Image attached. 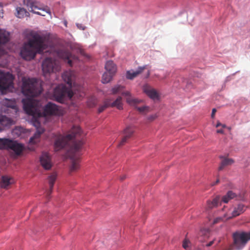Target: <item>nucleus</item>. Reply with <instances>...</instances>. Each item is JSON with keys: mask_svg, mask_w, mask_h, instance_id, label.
<instances>
[{"mask_svg": "<svg viewBox=\"0 0 250 250\" xmlns=\"http://www.w3.org/2000/svg\"><path fill=\"white\" fill-rule=\"evenodd\" d=\"M14 77L9 72L5 73L0 70V90L3 91L13 87Z\"/></svg>", "mask_w": 250, "mask_h": 250, "instance_id": "obj_12", "label": "nucleus"}, {"mask_svg": "<svg viewBox=\"0 0 250 250\" xmlns=\"http://www.w3.org/2000/svg\"><path fill=\"white\" fill-rule=\"evenodd\" d=\"M22 102L25 112L33 116V124L37 128L36 132L29 140V143L34 144L38 142L41 134L44 131L43 128L40 127L41 123L39 118L49 115L61 116L62 115L63 111L60 107L51 102H49L44 106L42 112L34 106V102L32 99H23Z\"/></svg>", "mask_w": 250, "mask_h": 250, "instance_id": "obj_1", "label": "nucleus"}, {"mask_svg": "<svg viewBox=\"0 0 250 250\" xmlns=\"http://www.w3.org/2000/svg\"><path fill=\"white\" fill-rule=\"evenodd\" d=\"M214 241H211L209 243L206 244L207 247H210L213 244Z\"/></svg>", "mask_w": 250, "mask_h": 250, "instance_id": "obj_37", "label": "nucleus"}, {"mask_svg": "<svg viewBox=\"0 0 250 250\" xmlns=\"http://www.w3.org/2000/svg\"><path fill=\"white\" fill-rule=\"evenodd\" d=\"M60 69L61 66L59 62L51 58H46L42 62V70L44 76L58 72Z\"/></svg>", "mask_w": 250, "mask_h": 250, "instance_id": "obj_8", "label": "nucleus"}, {"mask_svg": "<svg viewBox=\"0 0 250 250\" xmlns=\"http://www.w3.org/2000/svg\"><path fill=\"white\" fill-rule=\"evenodd\" d=\"M0 110L2 112L11 115L16 114L18 109L15 100L3 99L1 103Z\"/></svg>", "mask_w": 250, "mask_h": 250, "instance_id": "obj_13", "label": "nucleus"}, {"mask_svg": "<svg viewBox=\"0 0 250 250\" xmlns=\"http://www.w3.org/2000/svg\"><path fill=\"white\" fill-rule=\"evenodd\" d=\"M157 115L156 114L152 115L148 117V120L150 121H152L155 120L157 118Z\"/></svg>", "mask_w": 250, "mask_h": 250, "instance_id": "obj_34", "label": "nucleus"}, {"mask_svg": "<svg viewBox=\"0 0 250 250\" xmlns=\"http://www.w3.org/2000/svg\"><path fill=\"white\" fill-rule=\"evenodd\" d=\"M0 149H10L19 155L23 150L24 146L21 144L9 139L0 138Z\"/></svg>", "mask_w": 250, "mask_h": 250, "instance_id": "obj_10", "label": "nucleus"}, {"mask_svg": "<svg viewBox=\"0 0 250 250\" xmlns=\"http://www.w3.org/2000/svg\"><path fill=\"white\" fill-rule=\"evenodd\" d=\"M74 72L71 71H66L62 75V78L63 81L69 85L71 87L72 82L74 79Z\"/></svg>", "mask_w": 250, "mask_h": 250, "instance_id": "obj_18", "label": "nucleus"}, {"mask_svg": "<svg viewBox=\"0 0 250 250\" xmlns=\"http://www.w3.org/2000/svg\"><path fill=\"white\" fill-rule=\"evenodd\" d=\"M3 8L0 5V18H2L3 17Z\"/></svg>", "mask_w": 250, "mask_h": 250, "instance_id": "obj_36", "label": "nucleus"}, {"mask_svg": "<svg viewBox=\"0 0 250 250\" xmlns=\"http://www.w3.org/2000/svg\"><path fill=\"white\" fill-rule=\"evenodd\" d=\"M146 68V66L139 67L138 69L134 71L133 70L127 71L126 72V77L127 79L132 80L136 77L138 75L141 73Z\"/></svg>", "mask_w": 250, "mask_h": 250, "instance_id": "obj_21", "label": "nucleus"}, {"mask_svg": "<svg viewBox=\"0 0 250 250\" xmlns=\"http://www.w3.org/2000/svg\"><path fill=\"white\" fill-rule=\"evenodd\" d=\"M16 16L19 18H23L24 17H29V13L26 9L21 7H17L16 8Z\"/></svg>", "mask_w": 250, "mask_h": 250, "instance_id": "obj_27", "label": "nucleus"}, {"mask_svg": "<svg viewBox=\"0 0 250 250\" xmlns=\"http://www.w3.org/2000/svg\"><path fill=\"white\" fill-rule=\"evenodd\" d=\"M138 111L141 113H146L150 111V108L148 106H143L142 107H136Z\"/></svg>", "mask_w": 250, "mask_h": 250, "instance_id": "obj_31", "label": "nucleus"}, {"mask_svg": "<svg viewBox=\"0 0 250 250\" xmlns=\"http://www.w3.org/2000/svg\"><path fill=\"white\" fill-rule=\"evenodd\" d=\"M125 87L121 85H116L111 89L112 94H122L125 97L126 103L131 106H135L143 102L142 100L134 98L128 91L124 90Z\"/></svg>", "mask_w": 250, "mask_h": 250, "instance_id": "obj_6", "label": "nucleus"}, {"mask_svg": "<svg viewBox=\"0 0 250 250\" xmlns=\"http://www.w3.org/2000/svg\"><path fill=\"white\" fill-rule=\"evenodd\" d=\"M23 2L24 5L34 13L42 16H45L46 13L51 15L49 8L48 7H42L41 4L37 0H24Z\"/></svg>", "mask_w": 250, "mask_h": 250, "instance_id": "obj_9", "label": "nucleus"}, {"mask_svg": "<svg viewBox=\"0 0 250 250\" xmlns=\"http://www.w3.org/2000/svg\"><path fill=\"white\" fill-rule=\"evenodd\" d=\"M217 133L223 134L224 133V131L222 129H218L217 130Z\"/></svg>", "mask_w": 250, "mask_h": 250, "instance_id": "obj_38", "label": "nucleus"}, {"mask_svg": "<svg viewBox=\"0 0 250 250\" xmlns=\"http://www.w3.org/2000/svg\"><path fill=\"white\" fill-rule=\"evenodd\" d=\"M14 182V180L13 178L7 176H3L1 177L0 187L3 188H6Z\"/></svg>", "mask_w": 250, "mask_h": 250, "instance_id": "obj_24", "label": "nucleus"}, {"mask_svg": "<svg viewBox=\"0 0 250 250\" xmlns=\"http://www.w3.org/2000/svg\"><path fill=\"white\" fill-rule=\"evenodd\" d=\"M57 174L56 173H53L50 176H48V183L49 185V190L47 192V196L48 198L50 195L51 194L54 184L57 179Z\"/></svg>", "mask_w": 250, "mask_h": 250, "instance_id": "obj_23", "label": "nucleus"}, {"mask_svg": "<svg viewBox=\"0 0 250 250\" xmlns=\"http://www.w3.org/2000/svg\"><path fill=\"white\" fill-rule=\"evenodd\" d=\"M182 246L186 250H190V242L188 240L185 239L183 241Z\"/></svg>", "mask_w": 250, "mask_h": 250, "instance_id": "obj_32", "label": "nucleus"}, {"mask_svg": "<svg viewBox=\"0 0 250 250\" xmlns=\"http://www.w3.org/2000/svg\"><path fill=\"white\" fill-rule=\"evenodd\" d=\"M10 40V33L5 30L0 29V44H5Z\"/></svg>", "mask_w": 250, "mask_h": 250, "instance_id": "obj_26", "label": "nucleus"}, {"mask_svg": "<svg viewBox=\"0 0 250 250\" xmlns=\"http://www.w3.org/2000/svg\"><path fill=\"white\" fill-rule=\"evenodd\" d=\"M104 67L106 70V72L109 74L114 75L116 72L117 67L112 61H107L105 64Z\"/></svg>", "mask_w": 250, "mask_h": 250, "instance_id": "obj_22", "label": "nucleus"}, {"mask_svg": "<svg viewBox=\"0 0 250 250\" xmlns=\"http://www.w3.org/2000/svg\"><path fill=\"white\" fill-rule=\"evenodd\" d=\"M245 211L244 206L242 204H239L236 208H235L232 212V215L227 216L226 214L224 215V218H227V219H230L232 217L237 216Z\"/></svg>", "mask_w": 250, "mask_h": 250, "instance_id": "obj_20", "label": "nucleus"}, {"mask_svg": "<svg viewBox=\"0 0 250 250\" xmlns=\"http://www.w3.org/2000/svg\"><path fill=\"white\" fill-rule=\"evenodd\" d=\"M114 75L109 74L107 72H104L103 75L102 82L104 83H109L111 80Z\"/></svg>", "mask_w": 250, "mask_h": 250, "instance_id": "obj_29", "label": "nucleus"}, {"mask_svg": "<svg viewBox=\"0 0 250 250\" xmlns=\"http://www.w3.org/2000/svg\"><path fill=\"white\" fill-rule=\"evenodd\" d=\"M222 124L220 123H218L216 125V127L221 126Z\"/></svg>", "mask_w": 250, "mask_h": 250, "instance_id": "obj_40", "label": "nucleus"}, {"mask_svg": "<svg viewBox=\"0 0 250 250\" xmlns=\"http://www.w3.org/2000/svg\"><path fill=\"white\" fill-rule=\"evenodd\" d=\"M233 242L230 245V250H241L250 240V231H235L232 233Z\"/></svg>", "mask_w": 250, "mask_h": 250, "instance_id": "obj_5", "label": "nucleus"}, {"mask_svg": "<svg viewBox=\"0 0 250 250\" xmlns=\"http://www.w3.org/2000/svg\"><path fill=\"white\" fill-rule=\"evenodd\" d=\"M12 123V119L5 115L0 114V131L10 126Z\"/></svg>", "mask_w": 250, "mask_h": 250, "instance_id": "obj_19", "label": "nucleus"}, {"mask_svg": "<svg viewBox=\"0 0 250 250\" xmlns=\"http://www.w3.org/2000/svg\"><path fill=\"white\" fill-rule=\"evenodd\" d=\"M223 218L222 217H217L213 220V224H216L218 222H220L221 221L223 220Z\"/></svg>", "mask_w": 250, "mask_h": 250, "instance_id": "obj_33", "label": "nucleus"}, {"mask_svg": "<svg viewBox=\"0 0 250 250\" xmlns=\"http://www.w3.org/2000/svg\"><path fill=\"white\" fill-rule=\"evenodd\" d=\"M221 126H222V127H223V128H225V127H226V125H222V124Z\"/></svg>", "mask_w": 250, "mask_h": 250, "instance_id": "obj_42", "label": "nucleus"}, {"mask_svg": "<svg viewBox=\"0 0 250 250\" xmlns=\"http://www.w3.org/2000/svg\"><path fill=\"white\" fill-rule=\"evenodd\" d=\"M73 95L72 91L63 84L58 85L53 92L54 99L60 103H63L66 98L70 99Z\"/></svg>", "mask_w": 250, "mask_h": 250, "instance_id": "obj_7", "label": "nucleus"}, {"mask_svg": "<svg viewBox=\"0 0 250 250\" xmlns=\"http://www.w3.org/2000/svg\"><path fill=\"white\" fill-rule=\"evenodd\" d=\"M47 37L41 32L32 31L28 34V41L24 43L21 49V57L25 60L34 59L37 53L46 52Z\"/></svg>", "mask_w": 250, "mask_h": 250, "instance_id": "obj_3", "label": "nucleus"}, {"mask_svg": "<svg viewBox=\"0 0 250 250\" xmlns=\"http://www.w3.org/2000/svg\"><path fill=\"white\" fill-rule=\"evenodd\" d=\"M122 101V97L121 96H119L114 102L112 103L110 102V106L116 107L119 110L122 109L123 104Z\"/></svg>", "mask_w": 250, "mask_h": 250, "instance_id": "obj_28", "label": "nucleus"}, {"mask_svg": "<svg viewBox=\"0 0 250 250\" xmlns=\"http://www.w3.org/2000/svg\"><path fill=\"white\" fill-rule=\"evenodd\" d=\"M216 112V109L215 108H213L212 110V113H211V118H214V116L215 115V114Z\"/></svg>", "mask_w": 250, "mask_h": 250, "instance_id": "obj_35", "label": "nucleus"}, {"mask_svg": "<svg viewBox=\"0 0 250 250\" xmlns=\"http://www.w3.org/2000/svg\"><path fill=\"white\" fill-rule=\"evenodd\" d=\"M81 129L79 126H74L70 133L66 136L59 135L56 138L54 147L55 151H59L66 146H69L68 155L71 160L70 171H75L80 168V151L83 146L81 141H76L75 138L80 135Z\"/></svg>", "mask_w": 250, "mask_h": 250, "instance_id": "obj_2", "label": "nucleus"}, {"mask_svg": "<svg viewBox=\"0 0 250 250\" xmlns=\"http://www.w3.org/2000/svg\"><path fill=\"white\" fill-rule=\"evenodd\" d=\"M40 163L42 166L46 170L50 169L52 166L51 157L46 152L42 153L40 157Z\"/></svg>", "mask_w": 250, "mask_h": 250, "instance_id": "obj_15", "label": "nucleus"}, {"mask_svg": "<svg viewBox=\"0 0 250 250\" xmlns=\"http://www.w3.org/2000/svg\"><path fill=\"white\" fill-rule=\"evenodd\" d=\"M56 54L58 57L67 61L68 63L72 65V61L69 59L71 57L70 52L65 49H59L56 52Z\"/></svg>", "mask_w": 250, "mask_h": 250, "instance_id": "obj_17", "label": "nucleus"}, {"mask_svg": "<svg viewBox=\"0 0 250 250\" xmlns=\"http://www.w3.org/2000/svg\"><path fill=\"white\" fill-rule=\"evenodd\" d=\"M143 92L150 99L156 100L159 99V95L156 90L148 84L143 86Z\"/></svg>", "mask_w": 250, "mask_h": 250, "instance_id": "obj_14", "label": "nucleus"}, {"mask_svg": "<svg viewBox=\"0 0 250 250\" xmlns=\"http://www.w3.org/2000/svg\"><path fill=\"white\" fill-rule=\"evenodd\" d=\"M125 176H123L122 177H121V180H124L125 179Z\"/></svg>", "mask_w": 250, "mask_h": 250, "instance_id": "obj_41", "label": "nucleus"}, {"mask_svg": "<svg viewBox=\"0 0 250 250\" xmlns=\"http://www.w3.org/2000/svg\"><path fill=\"white\" fill-rule=\"evenodd\" d=\"M134 130L130 126L126 127L123 132V137L122 140L118 144V146L121 147L125 145L127 142L128 139H129L133 135Z\"/></svg>", "mask_w": 250, "mask_h": 250, "instance_id": "obj_16", "label": "nucleus"}, {"mask_svg": "<svg viewBox=\"0 0 250 250\" xmlns=\"http://www.w3.org/2000/svg\"><path fill=\"white\" fill-rule=\"evenodd\" d=\"M220 158L222 159L221 164L218 167L219 170H222L225 167L231 165L234 163V161L232 159L228 158L223 156H220Z\"/></svg>", "mask_w": 250, "mask_h": 250, "instance_id": "obj_25", "label": "nucleus"}, {"mask_svg": "<svg viewBox=\"0 0 250 250\" xmlns=\"http://www.w3.org/2000/svg\"><path fill=\"white\" fill-rule=\"evenodd\" d=\"M235 196V194L231 191H228L227 194L222 198L219 195L216 196L212 200H208L207 201L206 209V210H209L217 207L221 201L227 203L230 199H233Z\"/></svg>", "mask_w": 250, "mask_h": 250, "instance_id": "obj_11", "label": "nucleus"}, {"mask_svg": "<svg viewBox=\"0 0 250 250\" xmlns=\"http://www.w3.org/2000/svg\"><path fill=\"white\" fill-rule=\"evenodd\" d=\"M21 91L23 95L29 97H37L42 92V88L35 78L22 79Z\"/></svg>", "mask_w": 250, "mask_h": 250, "instance_id": "obj_4", "label": "nucleus"}, {"mask_svg": "<svg viewBox=\"0 0 250 250\" xmlns=\"http://www.w3.org/2000/svg\"><path fill=\"white\" fill-rule=\"evenodd\" d=\"M219 179H217L216 182L212 184V186H214V185L217 184L219 183Z\"/></svg>", "mask_w": 250, "mask_h": 250, "instance_id": "obj_39", "label": "nucleus"}, {"mask_svg": "<svg viewBox=\"0 0 250 250\" xmlns=\"http://www.w3.org/2000/svg\"><path fill=\"white\" fill-rule=\"evenodd\" d=\"M110 106V100L108 99L105 100L103 105L100 106L98 108V113H100L104 111L106 108Z\"/></svg>", "mask_w": 250, "mask_h": 250, "instance_id": "obj_30", "label": "nucleus"}]
</instances>
